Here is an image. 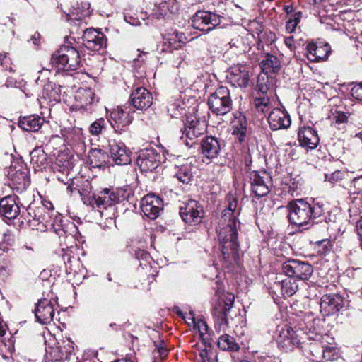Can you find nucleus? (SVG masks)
<instances>
[{"instance_id": "1", "label": "nucleus", "mask_w": 362, "mask_h": 362, "mask_svg": "<svg viewBox=\"0 0 362 362\" xmlns=\"http://www.w3.org/2000/svg\"><path fill=\"white\" fill-rule=\"evenodd\" d=\"M239 215L238 201L233 199L228 206L223 210L218 225L216 228L218 240L222 246V254L226 261L235 260L238 257V231L240 224L238 219Z\"/></svg>"}, {"instance_id": "2", "label": "nucleus", "mask_w": 362, "mask_h": 362, "mask_svg": "<svg viewBox=\"0 0 362 362\" xmlns=\"http://www.w3.org/2000/svg\"><path fill=\"white\" fill-rule=\"evenodd\" d=\"M287 208L290 223L306 229L324 219L325 213L322 203L314 201L310 203L303 199L290 202Z\"/></svg>"}, {"instance_id": "3", "label": "nucleus", "mask_w": 362, "mask_h": 362, "mask_svg": "<svg viewBox=\"0 0 362 362\" xmlns=\"http://www.w3.org/2000/svg\"><path fill=\"white\" fill-rule=\"evenodd\" d=\"M8 185L16 194H22L30 185L29 170L23 162H13L5 169Z\"/></svg>"}, {"instance_id": "4", "label": "nucleus", "mask_w": 362, "mask_h": 362, "mask_svg": "<svg viewBox=\"0 0 362 362\" xmlns=\"http://www.w3.org/2000/svg\"><path fill=\"white\" fill-rule=\"evenodd\" d=\"M206 131L205 121L201 120L197 115L187 116L182 129L180 139L188 147H193Z\"/></svg>"}, {"instance_id": "5", "label": "nucleus", "mask_w": 362, "mask_h": 362, "mask_svg": "<svg viewBox=\"0 0 362 362\" xmlns=\"http://www.w3.org/2000/svg\"><path fill=\"white\" fill-rule=\"evenodd\" d=\"M51 62L58 70L71 71L78 68L81 57L76 48L63 46L52 54Z\"/></svg>"}, {"instance_id": "6", "label": "nucleus", "mask_w": 362, "mask_h": 362, "mask_svg": "<svg viewBox=\"0 0 362 362\" xmlns=\"http://www.w3.org/2000/svg\"><path fill=\"white\" fill-rule=\"evenodd\" d=\"M28 213L31 219L28 221L30 226L37 230H45L48 225L54 226L51 213L53 212L52 204L48 202V205L40 203L39 204H30L28 207Z\"/></svg>"}, {"instance_id": "7", "label": "nucleus", "mask_w": 362, "mask_h": 362, "mask_svg": "<svg viewBox=\"0 0 362 362\" xmlns=\"http://www.w3.org/2000/svg\"><path fill=\"white\" fill-rule=\"evenodd\" d=\"M232 105L230 91L226 87L218 88L208 98L209 110L218 116H223L230 112Z\"/></svg>"}, {"instance_id": "8", "label": "nucleus", "mask_w": 362, "mask_h": 362, "mask_svg": "<svg viewBox=\"0 0 362 362\" xmlns=\"http://www.w3.org/2000/svg\"><path fill=\"white\" fill-rule=\"evenodd\" d=\"M281 269L287 276L302 281L308 280L313 272L310 264L294 259L284 262L281 265Z\"/></svg>"}, {"instance_id": "9", "label": "nucleus", "mask_w": 362, "mask_h": 362, "mask_svg": "<svg viewBox=\"0 0 362 362\" xmlns=\"http://www.w3.org/2000/svg\"><path fill=\"white\" fill-rule=\"evenodd\" d=\"M274 338L279 349L285 352L293 351L299 344L296 331L288 325H279Z\"/></svg>"}, {"instance_id": "10", "label": "nucleus", "mask_w": 362, "mask_h": 362, "mask_svg": "<svg viewBox=\"0 0 362 362\" xmlns=\"http://www.w3.org/2000/svg\"><path fill=\"white\" fill-rule=\"evenodd\" d=\"M219 15L207 11H197L191 18L194 29L208 33L221 23Z\"/></svg>"}, {"instance_id": "11", "label": "nucleus", "mask_w": 362, "mask_h": 362, "mask_svg": "<svg viewBox=\"0 0 362 362\" xmlns=\"http://www.w3.org/2000/svg\"><path fill=\"white\" fill-rule=\"evenodd\" d=\"M251 189L257 197L268 194L272 185V177L266 171H253L250 175Z\"/></svg>"}, {"instance_id": "12", "label": "nucleus", "mask_w": 362, "mask_h": 362, "mask_svg": "<svg viewBox=\"0 0 362 362\" xmlns=\"http://www.w3.org/2000/svg\"><path fill=\"white\" fill-rule=\"evenodd\" d=\"M141 209L144 216L150 219L154 220L158 217L163 209V202L158 196L153 194H148L141 200Z\"/></svg>"}, {"instance_id": "13", "label": "nucleus", "mask_w": 362, "mask_h": 362, "mask_svg": "<svg viewBox=\"0 0 362 362\" xmlns=\"http://www.w3.org/2000/svg\"><path fill=\"white\" fill-rule=\"evenodd\" d=\"M84 46L92 51H99L107 47V37L100 30L88 28L82 37Z\"/></svg>"}, {"instance_id": "14", "label": "nucleus", "mask_w": 362, "mask_h": 362, "mask_svg": "<svg viewBox=\"0 0 362 362\" xmlns=\"http://www.w3.org/2000/svg\"><path fill=\"white\" fill-rule=\"evenodd\" d=\"M160 160V156L154 148H144L139 151L136 164L141 171H152L158 166Z\"/></svg>"}, {"instance_id": "15", "label": "nucleus", "mask_w": 362, "mask_h": 362, "mask_svg": "<svg viewBox=\"0 0 362 362\" xmlns=\"http://www.w3.org/2000/svg\"><path fill=\"white\" fill-rule=\"evenodd\" d=\"M109 121L115 132L122 133L126 131L132 122L133 116L129 111L117 107L111 111Z\"/></svg>"}, {"instance_id": "16", "label": "nucleus", "mask_w": 362, "mask_h": 362, "mask_svg": "<svg viewBox=\"0 0 362 362\" xmlns=\"http://www.w3.org/2000/svg\"><path fill=\"white\" fill-rule=\"evenodd\" d=\"M344 306V298L338 293L325 294L320 300V312L325 316L338 313Z\"/></svg>"}, {"instance_id": "17", "label": "nucleus", "mask_w": 362, "mask_h": 362, "mask_svg": "<svg viewBox=\"0 0 362 362\" xmlns=\"http://www.w3.org/2000/svg\"><path fill=\"white\" fill-rule=\"evenodd\" d=\"M18 196L8 195L0 199V216L8 220L16 218L20 214Z\"/></svg>"}, {"instance_id": "18", "label": "nucleus", "mask_w": 362, "mask_h": 362, "mask_svg": "<svg viewBox=\"0 0 362 362\" xmlns=\"http://www.w3.org/2000/svg\"><path fill=\"white\" fill-rule=\"evenodd\" d=\"M120 201L119 193L111 189L105 188L98 194H93V199L90 203L100 209H105L109 206L118 203Z\"/></svg>"}, {"instance_id": "19", "label": "nucleus", "mask_w": 362, "mask_h": 362, "mask_svg": "<svg viewBox=\"0 0 362 362\" xmlns=\"http://www.w3.org/2000/svg\"><path fill=\"white\" fill-rule=\"evenodd\" d=\"M249 66L238 64L230 67L228 79L235 87L246 88L249 83Z\"/></svg>"}, {"instance_id": "20", "label": "nucleus", "mask_w": 362, "mask_h": 362, "mask_svg": "<svg viewBox=\"0 0 362 362\" xmlns=\"http://www.w3.org/2000/svg\"><path fill=\"white\" fill-rule=\"evenodd\" d=\"M129 102L135 109L146 110L152 105V94L144 87H137L132 90Z\"/></svg>"}, {"instance_id": "21", "label": "nucleus", "mask_w": 362, "mask_h": 362, "mask_svg": "<svg viewBox=\"0 0 362 362\" xmlns=\"http://www.w3.org/2000/svg\"><path fill=\"white\" fill-rule=\"evenodd\" d=\"M223 146V141L216 136H207L201 139V153L208 159L217 158Z\"/></svg>"}, {"instance_id": "22", "label": "nucleus", "mask_w": 362, "mask_h": 362, "mask_svg": "<svg viewBox=\"0 0 362 362\" xmlns=\"http://www.w3.org/2000/svg\"><path fill=\"white\" fill-rule=\"evenodd\" d=\"M203 213L202 208L198 204L195 200H189L187 203L184 204V206L180 207V215L182 220L187 223L192 224L193 223H198L201 221Z\"/></svg>"}, {"instance_id": "23", "label": "nucleus", "mask_w": 362, "mask_h": 362, "mask_svg": "<svg viewBox=\"0 0 362 362\" xmlns=\"http://www.w3.org/2000/svg\"><path fill=\"white\" fill-rule=\"evenodd\" d=\"M268 122L273 131L288 129L291 125L290 115L280 108H274L269 114Z\"/></svg>"}, {"instance_id": "24", "label": "nucleus", "mask_w": 362, "mask_h": 362, "mask_svg": "<svg viewBox=\"0 0 362 362\" xmlns=\"http://www.w3.org/2000/svg\"><path fill=\"white\" fill-rule=\"evenodd\" d=\"M66 185V189L71 195L78 194L82 197L93 198V187L88 180L83 177L70 179Z\"/></svg>"}, {"instance_id": "25", "label": "nucleus", "mask_w": 362, "mask_h": 362, "mask_svg": "<svg viewBox=\"0 0 362 362\" xmlns=\"http://www.w3.org/2000/svg\"><path fill=\"white\" fill-rule=\"evenodd\" d=\"M35 316L37 321L42 325H47L52 321L54 310L52 303L45 298L40 300L35 310Z\"/></svg>"}, {"instance_id": "26", "label": "nucleus", "mask_w": 362, "mask_h": 362, "mask_svg": "<svg viewBox=\"0 0 362 362\" xmlns=\"http://www.w3.org/2000/svg\"><path fill=\"white\" fill-rule=\"evenodd\" d=\"M298 141L307 151L315 148L320 141L317 132L310 127H303L298 130Z\"/></svg>"}, {"instance_id": "27", "label": "nucleus", "mask_w": 362, "mask_h": 362, "mask_svg": "<svg viewBox=\"0 0 362 362\" xmlns=\"http://www.w3.org/2000/svg\"><path fill=\"white\" fill-rule=\"evenodd\" d=\"M110 158L118 165H125L131 162L129 153L127 152L125 145L122 143L112 141L109 144Z\"/></svg>"}, {"instance_id": "28", "label": "nucleus", "mask_w": 362, "mask_h": 362, "mask_svg": "<svg viewBox=\"0 0 362 362\" xmlns=\"http://www.w3.org/2000/svg\"><path fill=\"white\" fill-rule=\"evenodd\" d=\"M307 56L311 62H319L327 59L331 51L329 44L310 42L306 47Z\"/></svg>"}, {"instance_id": "29", "label": "nucleus", "mask_w": 362, "mask_h": 362, "mask_svg": "<svg viewBox=\"0 0 362 362\" xmlns=\"http://www.w3.org/2000/svg\"><path fill=\"white\" fill-rule=\"evenodd\" d=\"M45 122V119L37 115H31L21 117L18 119V126L26 132H37Z\"/></svg>"}, {"instance_id": "30", "label": "nucleus", "mask_w": 362, "mask_h": 362, "mask_svg": "<svg viewBox=\"0 0 362 362\" xmlns=\"http://www.w3.org/2000/svg\"><path fill=\"white\" fill-rule=\"evenodd\" d=\"M234 119L232 121L233 134L236 135L240 142H243L247 134V119L240 112L233 114Z\"/></svg>"}, {"instance_id": "31", "label": "nucleus", "mask_w": 362, "mask_h": 362, "mask_svg": "<svg viewBox=\"0 0 362 362\" xmlns=\"http://www.w3.org/2000/svg\"><path fill=\"white\" fill-rule=\"evenodd\" d=\"M109 155L104 150L95 148H91L88 153V159L92 168H101L108 162Z\"/></svg>"}, {"instance_id": "32", "label": "nucleus", "mask_w": 362, "mask_h": 362, "mask_svg": "<svg viewBox=\"0 0 362 362\" xmlns=\"http://www.w3.org/2000/svg\"><path fill=\"white\" fill-rule=\"evenodd\" d=\"M298 285L295 279L290 278L285 279L281 281L274 282L272 288L276 291H281L283 296H291L298 290Z\"/></svg>"}, {"instance_id": "33", "label": "nucleus", "mask_w": 362, "mask_h": 362, "mask_svg": "<svg viewBox=\"0 0 362 362\" xmlns=\"http://www.w3.org/2000/svg\"><path fill=\"white\" fill-rule=\"evenodd\" d=\"M30 163L35 170L37 168H46L49 165L48 156L41 146L35 148L30 152Z\"/></svg>"}, {"instance_id": "34", "label": "nucleus", "mask_w": 362, "mask_h": 362, "mask_svg": "<svg viewBox=\"0 0 362 362\" xmlns=\"http://www.w3.org/2000/svg\"><path fill=\"white\" fill-rule=\"evenodd\" d=\"M62 86L52 81H47L43 88L42 97L49 102H59Z\"/></svg>"}, {"instance_id": "35", "label": "nucleus", "mask_w": 362, "mask_h": 362, "mask_svg": "<svg viewBox=\"0 0 362 362\" xmlns=\"http://www.w3.org/2000/svg\"><path fill=\"white\" fill-rule=\"evenodd\" d=\"M264 57L260 62L262 71L267 74L277 73L281 68L279 59L269 53H266Z\"/></svg>"}, {"instance_id": "36", "label": "nucleus", "mask_w": 362, "mask_h": 362, "mask_svg": "<svg viewBox=\"0 0 362 362\" xmlns=\"http://www.w3.org/2000/svg\"><path fill=\"white\" fill-rule=\"evenodd\" d=\"M75 98L80 106L83 107L94 102L95 93L90 88H81L77 90Z\"/></svg>"}, {"instance_id": "37", "label": "nucleus", "mask_w": 362, "mask_h": 362, "mask_svg": "<svg viewBox=\"0 0 362 362\" xmlns=\"http://www.w3.org/2000/svg\"><path fill=\"white\" fill-rule=\"evenodd\" d=\"M163 51L173 52V50H178L182 48L185 44L179 37L178 33L170 34L164 38Z\"/></svg>"}, {"instance_id": "38", "label": "nucleus", "mask_w": 362, "mask_h": 362, "mask_svg": "<svg viewBox=\"0 0 362 362\" xmlns=\"http://www.w3.org/2000/svg\"><path fill=\"white\" fill-rule=\"evenodd\" d=\"M351 179L350 173L346 170H337L332 173L325 174V181L332 185H340L342 181Z\"/></svg>"}, {"instance_id": "39", "label": "nucleus", "mask_w": 362, "mask_h": 362, "mask_svg": "<svg viewBox=\"0 0 362 362\" xmlns=\"http://www.w3.org/2000/svg\"><path fill=\"white\" fill-rule=\"evenodd\" d=\"M218 346L223 351H236L240 349V346L238 344L236 343L235 339L227 334L219 337Z\"/></svg>"}, {"instance_id": "40", "label": "nucleus", "mask_w": 362, "mask_h": 362, "mask_svg": "<svg viewBox=\"0 0 362 362\" xmlns=\"http://www.w3.org/2000/svg\"><path fill=\"white\" fill-rule=\"evenodd\" d=\"M254 105L257 111L263 113L268 112L273 106L270 96L268 95H257L254 99Z\"/></svg>"}, {"instance_id": "41", "label": "nucleus", "mask_w": 362, "mask_h": 362, "mask_svg": "<svg viewBox=\"0 0 362 362\" xmlns=\"http://www.w3.org/2000/svg\"><path fill=\"white\" fill-rule=\"evenodd\" d=\"M175 177L183 184H188L192 177L191 168L188 165L177 167Z\"/></svg>"}, {"instance_id": "42", "label": "nucleus", "mask_w": 362, "mask_h": 362, "mask_svg": "<svg viewBox=\"0 0 362 362\" xmlns=\"http://www.w3.org/2000/svg\"><path fill=\"white\" fill-rule=\"evenodd\" d=\"M235 300V296L232 293H227L223 295V298L222 300L223 301V307L221 308V321L223 322L226 320V317L233 306Z\"/></svg>"}, {"instance_id": "43", "label": "nucleus", "mask_w": 362, "mask_h": 362, "mask_svg": "<svg viewBox=\"0 0 362 362\" xmlns=\"http://www.w3.org/2000/svg\"><path fill=\"white\" fill-rule=\"evenodd\" d=\"M168 112L172 117H177L185 112V104L180 100L170 103L168 106Z\"/></svg>"}, {"instance_id": "44", "label": "nucleus", "mask_w": 362, "mask_h": 362, "mask_svg": "<svg viewBox=\"0 0 362 362\" xmlns=\"http://www.w3.org/2000/svg\"><path fill=\"white\" fill-rule=\"evenodd\" d=\"M105 120L103 118L95 120L89 127L90 133L93 135H98L105 129Z\"/></svg>"}, {"instance_id": "45", "label": "nucleus", "mask_w": 362, "mask_h": 362, "mask_svg": "<svg viewBox=\"0 0 362 362\" xmlns=\"http://www.w3.org/2000/svg\"><path fill=\"white\" fill-rule=\"evenodd\" d=\"M351 95L356 100L362 101V82L354 84L351 89Z\"/></svg>"}, {"instance_id": "46", "label": "nucleus", "mask_w": 362, "mask_h": 362, "mask_svg": "<svg viewBox=\"0 0 362 362\" xmlns=\"http://www.w3.org/2000/svg\"><path fill=\"white\" fill-rule=\"evenodd\" d=\"M135 257L139 261L148 262L151 258L150 254L144 250H136L135 251Z\"/></svg>"}, {"instance_id": "47", "label": "nucleus", "mask_w": 362, "mask_h": 362, "mask_svg": "<svg viewBox=\"0 0 362 362\" xmlns=\"http://www.w3.org/2000/svg\"><path fill=\"white\" fill-rule=\"evenodd\" d=\"M167 9L170 13H175L179 10V4L176 0H167Z\"/></svg>"}, {"instance_id": "48", "label": "nucleus", "mask_w": 362, "mask_h": 362, "mask_svg": "<svg viewBox=\"0 0 362 362\" xmlns=\"http://www.w3.org/2000/svg\"><path fill=\"white\" fill-rule=\"evenodd\" d=\"M352 185L356 189L354 193H360L362 192V176L353 178Z\"/></svg>"}, {"instance_id": "49", "label": "nucleus", "mask_w": 362, "mask_h": 362, "mask_svg": "<svg viewBox=\"0 0 362 362\" xmlns=\"http://www.w3.org/2000/svg\"><path fill=\"white\" fill-rule=\"evenodd\" d=\"M166 6H168L167 0L162 1L158 3V8L160 11L159 16H165L167 15L168 9Z\"/></svg>"}, {"instance_id": "50", "label": "nucleus", "mask_w": 362, "mask_h": 362, "mask_svg": "<svg viewBox=\"0 0 362 362\" xmlns=\"http://www.w3.org/2000/svg\"><path fill=\"white\" fill-rule=\"evenodd\" d=\"M258 87V95H268L267 92L269 90V86L267 84H264L259 80L257 82Z\"/></svg>"}, {"instance_id": "51", "label": "nucleus", "mask_w": 362, "mask_h": 362, "mask_svg": "<svg viewBox=\"0 0 362 362\" xmlns=\"http://www.w3.org/2000/svg\"><path fill=\"white\" fill-rule=\"evenodd\" d=\"M335 122L337 124L344 123L347 121L348 117L344 112H337V115L334 116Z\"/></svg>"}, {"instance_id": "52", "label": "nucleus", "mask_w": 362, "mask_h": 362, "mask_svg": "<svg viewBox=\"0 0 362 362\" xmlns=\"http://www.w3.org/2000/svg\"><path fill=\"white\" fill-rule=\"evenodd\" d=\"M285 45L290 49L291 51H292L294 48V39L293 37L290 36L285 38L284 40Z\"/></svg>"}, {"instance_id": "53", "label": "nucleus", "mask_w": 362, "mask_h": 362, "mask_svg": "<svg viewBox=\"0 0 362 362\" xmlns=\"http://www.w3.org/2000/svg\"><path fill=\"white\" fill-rule=\"evenodd\" d=\"M296 26L297 25H296L295 23L289 20L286 23V29L288 33H291L295 31Z\"/></svg>"}, {"instance_id": "54", "label": "nucleus", "mask_w": 362, "mask_h": 362, "mask_svg": "<svg viewBox=\"0 0 362 362\" xmlns=\"http://www.w3.org/2000/svg\"><path fill=\"white\" fill-rule=\"evenodd\" d=\"M356 231L361 240V245H362V223L359 221H358L356 223Z\"/></svg>"}, {"instance_id": "55", "label": "nucleus", "mask_w": 362, "mask_h": 362, "mask_svg": "<svg viewBox=\"0 0 362 362\" xmlns=\"http://www.w3.org/2000/svg\"><path fill=\"white\" fill-rule=\"evenodd\" d=\"M81 4H83L82 6V8H81V12L82 13H83L84 15H88L90 11H89V8H90V4L88 2H81Z\"/></svg>"}, {"instance_id": "56", "label": "nucleus", "mask_w": 362, "mask_h": 362, "mask_svg": "<svg viewBox=\"0 0 362 362\" xmlns=\"http://www.w3.org/2000/svg\"><path fill=\"white\" fill-rule=\"evenodd\" d=\"M302 13L301 12H297L294 14L293 18H291L290 21H293V23H295L296 25H298L299 23L300 18H301Z\"/></svg>"}, {"instance_id": "57", "label": "nucleus", "mask_w": 362, "mask_h": 362, "mask_svg": "<svg viewBox=\"0 0 362 362\" xmlns=\"http://www.w3.org/2000/svg\"><path fill=\"white\" fill-rule=\"evenodd\" d=\"M261 362H280L278 358H274L272 356H267L264 357Z\"/></svg>"}, {"instance_id": "58", "label": "nucleus", "mask_w": 362, "mask_h": 362, "mask_svg": "<svg viewBox=\"0 0 362 362\" xmlns=\"http://www.w3.org/2000/svg\"><path fill=\"white\" fill-rule=\"evenodd\" d=\"M198 328L199 329V332L200 333L202 334V329H204V330H206L207 329V325L206 324V322L204 321H200V322H198Z\"/></svg>"}, {"instance_id": "59", "label": "nucleus", "mask_w": 362, "mask_h": 362, "mask_svg": "<svg viewBox=\"0 0 362 362\" xmlns=\"http://www.w3.org/2000/svg\"><path fill=\"white\" fill-rule=\"evenodd\" d=\"M40 38V34L38 33H35L30 38V40H32L33 43L35 45H39V40Z\"/></svg>"}, {"instance_id": "60", "label": "nucleus", "mask_w": 362, "mask_h": 362, "mask_svg": "<svg viewBox=\"0 0 362 362\" xmlns=\"http://www.w3.org/2000/svg\"><path fill=\"white\" fill-rule=\"evenodd\" d=\"M55 231L59 235V236L66 235V230L64 228H55Z\"/></svg>"}, {"instance_id": "61", "label": "nucleus", "mask_w": 362, "mask_h": 362, "mask_svg": "<svg viewBox=\"0 0 362 362\" xmlns=\"http://www.w3.org/2000/svg\"><path fill=\"white\" fill-rule=\"evenodd\" d=\"M284 11L287 14H289V13H291L293 11V6H291V5H286V6H284Z\"/></svg>"}, {"instance_id": "62", "label": "nucleus", "mask_w": 362, "mask_h": 362, "mask_svg": "<svg viewBox=\"0 0 362 362\" xmlns=\"http://www.w3.org/2000/svg\"><path fill=\"white\" fill-rule=\"evenodd\" d=\"M5 334H6V330L4 329V327L0 322V341L2 339V338L4 337Z\"/></svg>"}, {"instance_id": "63", "label": "nucleus", "mask_w": 362, "mask_h": 362, "mask_svg": "<svg viewBox=\"0 0 362 362\" xmlns=\"http://www.w3.org/2000/svg\"><path fill=\"white\" fill-rule=\"evenodd\" d=\"M158 350H159L160 355H166L167 354V350L164 347H163V346L160 345L158 347Z\"/></svg>"}, {"instance_id": "64", "label": "nucleus", "mask_w": 362, "mask_h": 362, "mask_svg": "<svg viewBox=\"0 0 362 362\" xmlns=\"http://www.w3.org/2000/svg\"><path fill=\"white\" fill-rule=\"evenodd\" d=\"M208 353L206 351H203L202 353H201V356L203 359V361L202 362H206V359H205V357H206Z\"/></svg>"}]
</instances>
